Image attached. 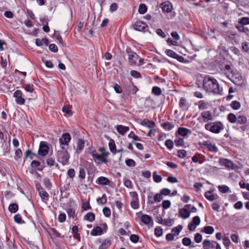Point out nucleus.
<instances>
[{
  "label": "nucleus",
  "mask_w": 249,
  "mask_h": 249,
  "mask_svg": "<svg viewBox=\"0 0 249 249\" xmlns=\"http://www.w3.org/2000/svg\"><path fill=\"white\" fill-rule=\"evenodd\" d=\"M203 85L207 92H213L214 94H222V89L219 87L217 80L213 77L205 76L203 78Z\"/></svg>",
  "instance_id": "f257e3e1"
},
{
  "label": "nucleus",
  "mask_w": 249,
  "mask_h": 249,
  "mask_svg": "<svg viewBox=\"0 0 249 249\" xmlns=\"http://www.w3.org/2000/svg\"><path fill=\"white\" fill-rule=\"evenodd\" d=\"M87 154L92 156V159L97 165H100L103 163H106L108 162L107 160L105 158L106 156V153L103 152L99 154L93 147L89 148Z\"/></svg>",
  "instance_id": "f03ea898"
},
{
  "label": "nucleus",
  "mask_w": 249,
  "mask_h": 249,
  "mask_svg": "<svg viewBox=\"0 0 249 249\" xmlns=\"http://www.w3.org/2000/svg\"><path fill=\"white\" fill-rule=\"evenodd\" d=\"M67 149L60 148L57 152V161L63 165L68 164L70 159V155Z\"/></svg>",
  "instance_id": "7ed1b4c3"
},
{
  "label": "nucleus",
  "mask_w": 249,
  "mask_h": 249,
  "mask_svg": "<svg viewBox=\"0 0 249 249\" xmlns=\"http://www.w3.org/2000/svg\"><path fill=\"white\" fill-rule=\"evenodd\" d=\"M205 128L213 133H219L224 127L220 122L207 123L205 125Z\"/></svg>",
  "instance_id": "20e7f679"
},
{
  "label": "nucleus",
  "mask_w": 249,
  "mask_h": 249,
  "mask_svg": "<svg viewBox=\"0 0 249 249\" xmlns=\"http://www.w3.org/2000/svg\"><path fill=\"white\" fill-rule=\"evenodd\" d=\"M222 72L233 83L237 85L242 84L243 79L240 74H237L235 75L233 74L231 68V70H227L226 71H223Z\"/></svg>",
  "instance_id": "39448f33"
},
{
  "label": "nucleus",
  "mask_w": 249,
  "mask_h": 249,
  "mask_svg": "<svg viewBox=\"0 0 249 249\" xmlns=\"http://www.w3.org/2000/svg\"><path fill=\"white\" fill-rule=\"evenodd\" d=\"M128 58L129 62L137 66H140L143 63V59L133 52L128 53Z\"/></svg>",
  "instance_id": "423d86ee"
},
{
  "label": "nucleus",
  "mask_w": 249,
  "mask_h": 249,
  "mask_svg": "<svg viewBox=\"0 0 249 249\" xmlns=\"http://www.w3.org/2000/svg\"><path fill=\"white\" fill-rule=\"evenodd\" d=\"M71 140V137L69 133H66L63 134L59 139L60 148L63 149H67Z\"/></svg>",
  "instance_id": "0eeeda50"
},
{
  "label": "nucleus",
  "mask_w": 249,
  "mask_h": 249,
  "mask_svg": "<svg viewBox=\"0 0 249 249\" xmlns=\"http://www.w3.org/2000/svg\"><path fill=\"white\" fill-rule=\"evenodd\" d=\"M204 249H221L220 245L214 241L205 239L203 242Z\"/></svg>",
  "instance_id": "6e6552de"
},
{
  "label": "nucleus",
  "mask_w": 249,
  "mask_h": 249,
  "mask_svg": "<svg viewBox=\"0 0 249 249\" xmlns=\"http://www.w3.org/2000/svg\"><path fill=\"white\" fill-rule=\"evenodd\" d=\"M133 28L137 31L145 32L148 29L147 24L142 21H137L133 25Z\"/></svg>",
  "instance_id": "1a4fd4ad"
},
{
  "label": "nucleus",
  "mask_w": 249,
  "mask_h": 249,
  "mask_svg": "<svg viewBox=\"0 0 249 249\" xmlns=\"http://www.w3.org/2000/svg\"><path fill=\"white\" fill-rule=\"evenodd\" d=\"M14 97L17 104L22 105L25 103V99L22 97V92L20 90H17L14 93Z\"/></svg>",
  "instance_id": "9d476101"
},
{
  "label": "nucleus",
  "mask_w": 249,
  "mask_h": 249,
  "mask_svg": "<svg viewBox=\"0 0 249 249\" xmlns=\"http://www.w3.org/2000/svg\"><path fill=\"white\" fill-rule=\"evenodd\" d=\"M49 151V147L47 144V143L44 142H41L40 143L39 147L38 149V154L41 156H46Z\"/></svg>",
  "instance_id": "9b49d317"
},
{
  "label": "nucleus",
  "mask_w": 249,
  "mask_h": 249,
  "mask_svg": "<svg viewBox=\"0 0 249 249\" xmlns=\"http://www.w3.org/2000/svg\"><path fill=\"white\" fill-rule=\"evenodd\" d=\"M200 219L198 216L193 217L192 221L188 224V229L190 231H194L196 227L200 224Z\"/></svg>",
  "instance_id": "f8f14e48"
},
{
  "label": "nucleus",
  "mask_w": 249,
  "mask_h": 249,
  "mask_svg": "<svg viewBox=\"0 0 249 249\" xmlns=\"http://www.w3.org/2000/svg\"><path fill=\"white\" fill-rule=\"evenodd\" d=\"M219 163L221 166H225L229 169H233V162L227 159H220L219 160Z\"/></svg>",
  "instance_id": "ddd939ff"
},
{
  "label": "nucleus",
  "mask_w": 249,
  "mask_h": 249,
  "mask_svg": "<svg viewBox=\"0 0 249 249\" xmlns=\"http://www.w3.org/2000/svg\"><path fill=\"white\" fill-rule=\"evenodd\" d=\"M160 7L161 8L162 11L164 13H169L171 12L172 10V5L168 1L162 3L160 4Z\"/></svg>",
  "instance_id": "4468645a"
},
{
  "label": "nucleus",
  "mask_w": 249,
  "mask_h": 249,
  "mask_svg": "<svg viewBox=\"0 0 249 249\" xmlns=\"http://www.w3.org/2000/svg\"><path fill=\"white\" fill-rule=\"evenodd\" d=\"M36 189L38 192L39 195L43 200H47L49 197L48 194L44 191V189L40 186H36Z\"/></svg>",
  "instance_id": "2eb2a0df"
},
{
  "label": "nucleus",
  "mask_w": 249,
  "mask_h": 249,
  "mask_svg": "<svg viewBox=\"0 0 249 249\" xmlns=\"http://www.w3.org/2000/svg\"><path fill=\"white\" fill-rule=\"evenodd\" d=\"M213 191H209L206 192L205 194V197L209 201H212L214 200H216L219 198V196L217 195H213Z\"/></svg>",
  "instance_id": "dca6fc26"
},
{
  "label": "nucleus",
  "mask_w": 249,
  "mask_h": 249,
  "mask_svg": "<svg viewBox=\"0 0 249 249\" xmlns=\"http://www.w3.org/2000/svg\"><path fill=\"white\" fill-rule=\"evenodd\" d=\"M179 106L182 110H188L189 109V106L186 99L184 97L180 98Z\"/></svg>",
  "instance_id": "f3484780"
},
{
  "label": "nucleus",
  "mask_w": 249,
  "mask_h": 249,
  "mask_svg": "<svg viewBox=\"0 0 249 249\" xmlns=\"http://www.w3.org/2000/svg\"><path fill=\"white\" fill-rule=\"evenodd\" d=\"M202 117L203 118L204 122H207L209 121L213 120V116L209 111H203L201 114Z\"/></svg>",
  "instance_id": "a211bd4d"
},
{
  "label": "nucleus",
  "mask_w": 249,
  "mask_h": 249,
  "mask_svg": "<svg viewBox=\"0 0 249 249\" xmlns=\"http://www.w3.org/2000/svg\"><path fill=\"white\" fill-rule=\"evenodd\" d=\"M116 129L120 134L124 135L129 130V127L122 125H118L116 126Z\"/></svg>",
  "instance_id": "6ab92c4d"
},
{
  "label": "nucleus",
  "mask_w": 249,
  "mask_h": 249,
  "mask_svg": "<svg viewBox=\"0 0 249 249\" xmlns=\"http://www.w3.org/2000/svg\"><path fill=\"white\" fill-rule=\"evenodd\" d=\"M179 214L181 217L186 219L190 216V212L186 208H183L179 210Z\"/></svg>",
  "instance_id": "aec40b11"
},
{
  "label": "nucleus",
  "mask_w": 249,
  "mask_h": 249,
  "mask_svg": "<svg viewBox=\"0 0 249 249\" xmlns=\"http://www.w3.org/2000/svg\"><path fill=\"white\" fill-rule=\"evenodd\" d=\"M96 183L98 184L106 185L109 184L110 181L106 177H100L97 179Z\"/></svg>",
  "instance_id": "412c9836"
},
{
  "label": "nucleus",
  "mask_w": 249,
  "mask_h": 249,
  "mask_svg": "<svg viewBox=\"0 0 249 249\" xmlns=\"http://www.w3.org/2000/svg\"><path fill=\"white\" fill-rule=\"evenodd\" d=\"M231 66L230 64V63L226 61L220 64L219 68L222 71H226L227 70H231Z\"/></svg>",
  "instance_id": "4be33fe9"
},
{
  "label": "nucleus",
  "mask_w": 249,
  "mask_h": 249,
  "mask_svg": "<svg viewBox=\"0 0 249 249\" xmlns=\"http://www.w3.org/2000/svg\"><path fill=\"white\" fill-rule=\"evenodd\" d=\"M77 146L76 149V152L77 153H79L83 150L85 145V142L83 140L79 139L77 142Z\"/></svg>",
  "instance_id": "5701e85b"
},
{
  "label": "nucleus",
  "mask_w": 249,
  "mask_h": 249,
  "mask_svg": "<svg viewBox=\"0 0 249 249\" xmlns=\"http://www.w3.org/2000/svg\"><path fill=\"white\" fill-rule=\"evenodd\" d=\"M141 220L144 224H149L152 220V218L147 214H142L141 217Z\"/></svg>",
  "instance_id": "b1692460"
},
{
  "label": "nucleus",
  "mask_w": 249,
  "mask_h": 249,
  "mask_svg": "<svg viewBox=\"0 0 249 249\" xmlns=\"http://www.w3.org/2000/svg\"><path fill=\"white\" fill-rule=\"evenodd\" d=\"M178 133L182 136H186L188 133H191V131L184 127H179L178 131Z\"/></svg>",
  "instance_id": "393cba45"
},
{
  "label": "nucleus",
  "mask_w": 249,
  "mask_h": 249,
  "mask_svg": "<svg viewBox=\"0 0 249 249\" xmlns=\"http://www.w3.org/2000/svg\"><path fill=\"white\" fill-rule=\"evenodd\" d=\"M206 145L209 151L216 153L218 151V148L215 144L211 143H207L205 144Z\"/></svg>",
  "instance_id": "a878e982"
},
{
  "label": "nucleus",
  "mask_w": 249,
  "mask_h": 249,
  "mask_svg": "<svg viewBox=\"0 0 249 249\" xmlns=\"http://www.w3.org/2000/svg\"><path fill=\"white\" fill-rule=\"evenodd\" d=\"M102 234V228L100 227L94 228L91 231V234L93 236L100 235Z\"/></svg>",
  "instance_id": "bb28decb"
},
{
  "label": "nucleus",
  "mask_w": 249,
  "mask_h": 249,
  "mask_svg": "<svg viewBox=\"0 0 249 249\" xmlns=\"http://www.w3.org/2000/svg\"><path fill=\"white\" fill-rule=\"evenodd\" d=\"M182 228L183 227L179 225L172 229L171 233L173 234L174 236H178Z\"/></svg>",
  "instance_id": "cd10ccee"
},
{
  "label": "nucleus",
  "mask_w": 249,
  "mask_h": 249,
  "mask_svg": "<svg viewBox=\"0 0 249 249\" xmlns=\"http://www.w3.org/2000/svg\"><path fill=\"white\" fill-rule=\"evenodd\" d=\"M161 125L165 130L167 131L171 130L174 127V125L168 122L162 124Z\"/></svg>",
  "instance_id": "c85d7f7f"
},
{
  "label": "nucleus",
  "mask_w": 249,
  "mask_h": 249,
  "mask_svg": "<svg viewBox=\"0 0 249 249\" xmlns=\"http://www.w3.org/2000/svg\"><path fill=\"white\" fill-rule=\"evenodd\" d=\"M84 219L89 222H92L95 219V215L92 213H88L85 215Z\"/></svg>",
  "instance_id": "c756f323"
},
{
  "label": "nucleus",
  "mask_w": 249,
  "mask_h": 249,
  "mask_svg": "<svg viewBox=\"0 0 249 249\" xmlns=\"http://www.w3.org/2000/svg\"><path fill=\"white\" fill-rule=\"evenodd\" d=\"M9 211L12 213H15L18 210V205L17 203L11 204L8 207Z\"/></svg>",
  "instance_id": "7c9ffc66"
},
{
  "label": "nucleus",
  "mask_w": 249,
  "mask_h": 249,
  "mask_svg": "<svg viewBox=\"0 0 249 249\" xmlns=\"http://www.w3.org/2000/svg\"><path fill=\"white\" fill-rule=\"evenodd\" d=\"M203 231L206 234H211L214 232V228L212 226H207L204 227Z\"/></svg>",
  "instance_id": "2f4dec72"
},
{
  "label": "nucleus",
  "mask_w": 249,
  "mask_h": 249,
  "mask_svg": "<svg viewBox=\"0 0 249 249\" xmlns=\"http://www.w3.org/2000/svg\"><path fill=\"white\" fill-rule=\"evenodd\" d=\"M131 207L134 209H137L139 207V198L132 199L130 202Z\"/></svg>",
  "instance_id": "473e14b6"
},
{
  "label": "nucleus",
  "mask_w": 249,
  "mask_h": 249,
  "mask_svg": "<svg viewBox=\"0 0 249 249\" xmlns=\"http://www.w3.org/2000/svg\"><path fill=\"white\" fill-rule=\"evenodd\" d=\"M217 187L218 190L222 193H226L230 190L229 187L226 185H219Z\"/></svg>",
  "instance_id": "72a5a7b5"
},
{
  "label": "nucleus",
  "mask_w": 249,
  "mask_h": 249,
  "mask_svg": "<svg viewBox=\"0 0 249 249\" xmlns=\"http://www.w3.org/2000/svg\"><path fill=\"white\" fill-rule=\"evenodd\" d=\"M43 182L44 186L47 189L50 190L51 189L52 185L49 178H45L43 179Z\"/></svg>",
  "instance_id": "f704fd0d"
},
{
  "label": "nucleus",
  "mask_w": 249,
  "mask_h": 249,
  "mask_svg": "<svg viewBox=\"0 0 249 249\" xmlns=\"http://www.w3.org/2000/svg\"><path fill=\"white\" fill-rule=\"evenodd\" d=\"M111 244V242L109 240H105L103 243L99 246L98 249H106Z\"/></svg>",
  "instance_id": "c9c22d12"
},
{
  "label": "nucleus",
  "mask_w": 249,
  "mask_h": 249,
  "mask_svg": "<svg viewBox=\"0 0 249 249\" xmlns=\"http://www.w3.org/2000/svg\"><path fill=\"white\" fill-rule=\"evenodd\" d=\"M247 118L244 116H239L237 118L236 122L240 124H246L247 123Z\"/></svg>",
  "instance_id": "e433bc0d"
},
{
  "label": "nucleus",
  "mask_w": 249,
  "mask_h": 249,
  "mask_svg": "<svg viewBox=\"0 0 249 249\" xmlns=\"http://www.w3.org/2000/svg\"><path fill=\"white\" fill-rule=\"evenodd\" d=\"M159 223L166 226H171L174 223V220L172 219L164 220L163 222H159Z\"/></svg>",
  "instance_id": "4c0bfd02"
},
{
  "label": "nucleus",
  "mask_w": 249,
  "mask_h": 249,
  "mask_svg": "<svg viewBox=\"0 0 249 249\" xmlns=\"http://www.w3.org/2000/svg\"><path fill=\"white\" fill-rule=\"evenodd\" d=\"M128 137L129 138H132L133 139V141H132V142H134L135 141H141V139L140 137H139L138 136L136 135L135 133L131 131L128 135Z\"/></svg>",
  "instance_id": "58836bf2"
},
{
  "label": "nucleus",
  "mask_w": 249,
  "mask_h": 249,
  "mask_svg": "<svg viewBox=\"0 0 249 249\" xmlns=\"http://www.w3.org/2000/svg\"><path fill=\"white\" fill-rule=\"evenodd\" d=\"M22 156V152L20 149H17L15 151V155L14 157L15 159L16 160H19Z\"/></svg>",
  "instance_id": "ea45409f"
},
{
  "label": "nucleus",
  "mask_w": 249,
  "mask_h": 249,
  "mask_svg": "<svg viewBox=\"0 0 249 249\" xmlns=\"http://www.w3.org/2000/svg\"><path fill=\"white\" fill-rule=\"evenodd\" d=\"M147 10L146 6L144 4H141L139 7V12L141 14H143L146 12Z\"/></svg>",
  "instance_id": "a19ab883"
},
{
  "label": "nucleus",
  "mask_w": 249,
  "mask_h": 249,
  "mask_svg": "<svg viewBox=\"0 0 249 249\" xmlns=\"http://www.w3.org/2000/svg\"><path fill=\"white\" fill-rule=\"evenodd\" d=\"M153 177L154 181L156 183H159L162 180V177L160 175H157L156 171L153 173Z\"/></svg>",
  "instance_id": "79ce46f5"
},
{
  "label": "nucleus",
  "mask_w": 249,
  "mask_h": 249,
  "mask_svg": "<svg viewBox=\"0 0 249 249\" xmlns=\"http://www.w3.org/2000/svg\"><path fill=\"white\" fill-rule=\"evenodd\" d=\"M228 119L230 122L234 123L237 121V117L234 114L230 113L228 116Z\"/></svg>",
  "instance_id": "37998d69"
},
{
  "label": "nucleus",
  "mask_w": 249,
  "mask_h": 249,
  "mask_svg": "<svg viewBox=\"0 0 249 249\" xmlns=\"http://www.w3.org/2000/svg\"><path fill=\"white\" fill-rule=\"evenodd\" d=\"M15 221L18 224L24 223V221L22 220V217L20 214H17L14 216Z\"/></svg>",
  "instance_id": "c03bdc74"
},
{
  "label": "nucleus",
  "mask_w": 249,
  "mask_h": 249,
  "mask_svg": "<svg viewBox=\"0 0 249 249\" xmlns=\"http://www.w3.org/2000/svg\"><path fill=\"white\" fill-rule=\"evenodd\" d=\"M239 24H242L243 25H246L249 24V18L243 17L239 21Z\"/></svg>",
  "instance_id": "a18cd8bd"
},
{
  "label": "nucleus",
  "mask_w": 249,
  "mask_h": 249,
  "mask_svg": "<svg viewBox=\"0 0 249 249\" xmlns=\"http://www.w3.org/2000/svg\"><path fill=\"white\" fill-rule=\"evenodd\" d=\"M152 93L156 95L159 96L161 94V89L157 86H155L152 88Z\"/></svg>",
  "instance_id": "49530a36"
},
{
  "label": "nucleus",
  "mask_w": 249,
  "mask_h": 249,
  "mask_svg": "<svg viewBox=\"0 0 249 249\" xmlns=\"http://www.w3.org/2000/svg\"><path fill=\"white\" fill-rule=\"evenodd\" d=\"M107 196L105 194H103L101 198H99L97 199V202L99 204H101L102 205H104L107 202Z\"/></svg>",
  "instance_id": "de8ad7c7"
},
{
  "label": "nucleus",
  "mask_w": 249,
  "mask_h": 249,
  "mask_svg": "<svg viewBox=\"0 0 249 249\" xmlns=\"http://www.w3.org/2000/svg\"><path fill=\"white\" fill-rule=\"evenodd\" d=\"M230 243V239L228 236H224L223 238V244L226 247L227 249H229Z\"/></svg>",
  "instance_id": "09e8293b"
},
{
  "label": "nucleus",
  "mask_w": 249,
  "mask_h": 249,
  "mask_svg": "<svg viewBox=\"0 0 249 249\" xmlns=\"http://www.w3.org/2000/svg\"><path fill=\"white\" fill-rule=\"evenodd\" d=\"M165 53L167 55L173 58L177 56V53L171 50H167Z\"/></svg>",
  "instance_id": "8fccbe9b"
},
{
  "label": "nucleus",
  "mask_w": 249,
  "mask_h": 249,
  "mask_svg": "<svg viewBox=\"0 0 249 249\" xmlns=\"http://www.w3.org/2000/svg\"><path fill=\"white\" fill-rule=\"evenodd\" d=\"M186 151L184 149L179 150L178 151L177 156L179 158H183L186 156Z\"/></svg>",
  "instance_id": "3c124183"
},
{
  "label": "nucleus",
  "mask_w": 249,
  "mask_h": 249,
  "mask_svg": "<svg viewBox=\"0 0 249 249\" xmlns=\"http://www.w3.org/2000/svg\"><path fill=\"white\" fill-rule=\"evenodd\" d=\"M231 106L234 109H238L240 107V104L237 101H233L231 103Z\"/></svg>",
  "instance_id": "603ef678"
},
{
  "label": "nucleus",
  "mask_w": 249,
  "mask_h": 249,
  "mask_svg": "<svg viewBox=\"0 0 249 249\" xmlns=\"http://www.w3.org/2000/svg\"><path fill=\"white\" fill-rule=\"evenodd\" d=\"M125 162L127 166L130 167H134L136 165L135 161L131 159H128L125 160Z\"/></svg>",
  "instance_id": "864d4df0"
},
{
  "label": "nucleus",
  "mask_w": 249,
  "mask_h": 249,
  "mask_svg": "<svg viewBox=\"0 0 249 249\" xmlns=\"http://www.w3.org/2000/svg\"><path fill=\"white\" fill-rule=\"evenodd\" d=\"M236 28L240 32L247 33V32L248 31V29L245 27L242 24H239L236 26Z\"/></svg>",
  "instance_id": "5fc2aeb1"
},
{
  "label": "nucleus",
  "mask_w": 249,
  "mask_h": 249,
  "mask_svg": "<svg viewBox=\"0 0 249 249\" xmlns=\"http://www.w3.org/2000/svg\"><path fill=\"white\" fill-rule=\"evenodd\" d=\"M67 212L69 217H72V218H74L75 213V210L72 208H69Z\"/></svg>",
  "instance_id": "6e6d98bb"
},
{
  "label": "nucleus",
  "mask_w": 249,
  "mask_h": 249,
  "mask_svg": "<svg viewBox=\"0 0 249 249\" xmlns=\"http://www.w3.org/2000/svg\"><path fill=\"white\" fill-rule=\"evenodd\" d=\"M162 233L163 231L160 227H157L155 229V234L157 236H161Z\"/></svg>",
  "instance_id": "4d7b16f0"
},
{
  "label": "nucleus",
  "mask_w": 249,
  "mask_h": 249,
  "mask_svg": "<svg viewBox=\"0 0 249 249\" xmlns=\"http://www.w3.org/2000/svg\"><path fill=\"white\" fill-rule=\"evenodd\" d=\"M182 242L186 246H190L192 243L191 239L187 237L183 238L182 240Z\"/></svg>",
  "instance_id": "13d9d810"
},
{
  "label": "nucleus",
  "mask_w": 249,
  "mask_h": 249,
  "mask_svg": "<svg viewBox=\"0 0 249 249\" xmlns=\"http://www.w3.org/2000/svg\"><path fill=\"white\" fill-rule=\"evenodd\" d=\"M166 146L170 150L172 149L174 146L173 142L171 140H167L165 143Z\"/></svg>",
  "instance_id": "bf43d9fd"
},
{
  "label": "nucleus",
  "mask_w": 249,
  "mask_h": 249,
  "mask_svg": "<svg viewBox=\"0 0 249 249\" xmlns=\"http://www.w3.org/2000/svg\"><path fill=\"white\" fill-rule=\"evenodd\" d=\"M46 161L47 165L50 167L53 166L55 163V160L53 158H48Z\"/></svg>",
  "instance_id": "052dcab7"
},
{
  "label": "nucleus",
  "mask_w": 249,
  "mask_h": 249,
  "mask_svg": "<svg viewBox=\"0 0 249 249\" xmlns=\"http://www.w3.org/2000/svg\"><path fill=\"white\" fill-rule=\"evenodd\" d=\"M139 239V237L138 235L136 234H132L130 236V240L131 241L134 243H136L138 242Z\"/></svg>",
  "instance_id": "680f3d73"
},
{
  "label": "nucleus",
  "mask_w": 249,
  "mask_h": 249,
  "mask_svg": "<svg viewBox=\"0 0 249 249\" xmlns=\"http://www.w3.org/2000/svg\"><path fill=\"white\" fill-rule=\"evenodd\" d=\"M103 213L106 217H108L110 216L111 214L110 210L107 207H105L103 209Z\"/></svg>",
  "instance_id": "e2e57ef3"
},
{
  "label": "nucleus",
  "mask_w": 249,
  "mask_h": 249,
  "mask_svg": "<svg viewBox=\"0 0 249 249\" xmlns=\"http://www.w3.org/2000/svg\"><path fill=\"white\" fill-rule=\"evenodd\" d=\"M24 89L26 91L30 93H32L34 90L33 85L31 84L26 85Z\"/></svg>",
  "instance_id": "0e129e2a"
},
{
  "label": "nucleus",
  "mask_w": 249,
  "mask_h": 249,
  "mask_svg": "<svg viewBox=\"0 0 249 249\" xmlns=\"http://www.w3.org/2000/svg\"><path fill=\"white\" fill-rule=\"evenodd\" d=\"M66 215L64 213H61L59 214L58 217V220L59 222L62 223L64 222L66 220Z\"/></svg>",
  "instance_id": "69168bd1"
},
{
  "label": "nucleus",
  "mask_w": 249,
  "mask_h": 249,
  "mask_svg": "<svg viewBox=\"0 0 249 249\" xmlns=\"http://www.w3.org/2000/svg\"><path fill=\"white\" fill-rule=\"evenodd\" d=\"M171 206V202L169 200H164L162 202V207L164 209H167L169 208Z\"/></svg>",
  "instance_id": "338daca9"
},
{
  "label": "nucleus",
  "mask_w": 249,
  "mask_h": 249,
  "mask_svg": "<svg viewBox=\"0 0 249 249\" xmlns=\"http://www.w3.org/2000/svg\"><path fill=\"white\" fill-rule=\"evenodd\" d=\"M154 201L155 202H160L163 198L162 195L160 194H156L154 196Z\"/></svg>",
  "instance_id": "774afa93"
}]
</instances>
